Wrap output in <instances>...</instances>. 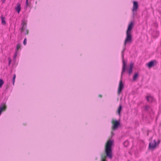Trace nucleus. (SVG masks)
<instances>
[{
  "label": "nucleus",
  "instance_id": "nucleus-12",
  "mask_svg": "<svg viewBox=\"0 0 161 161\" xmlns=\"http://www.w3.org/2000/svg\"><path fill=\"white\" fill-rule=\"evenodd\" d=\"M146 100L149 103H152L153 101V97L151 96H147Z\"/></svg>",
  "mask_w": 161,
  "mask_h": 161
},
{
  "label": "nucleus",
  "instance_id": "nucleus-27",
  "mask_svg": "<svg viewBox=\"0 0 161 161\" xmlns=\"http://www.w3.org/2000/svg\"><path fill=\"white\" fill-rule=\"evenodd\" d=\"M133 66V64L132 63H131L130 64V68H132Z\"/></svg>",
  "mask_w": 161,
  "mask_h": 161
},
{
  "label": "nucleus",
  "instance_id": "nucleus-16",
  "mask_svg": "<svg viewBox=\"0 0 161 161\" xmlns=\"http://www.w3.org/2000/svg\"><path fill=\"white\" fill-rule=\"evenodd\" d=\"M138 75V74L136 72L135 73L132 79L133 81H135L136 80V78H137Z\"/></svg>",
  "mask_w": 161,
  "mask_h": 161
},
{
  "label": "nucleus",
  "instance_id": "nucleus-34",
  "mask_svg": "<svg viewBox=\"0 0 161 161\" xmlns=\"http://www.w3.org/2000/svg\"><path fill=\"white\" fill-rule=\"evenodd\" d=\"M134 14V13H133V14Z\"/></svg>",
  "mask_w": 161,
  "mask_h": 161
},
{
  "label": "nucleus",
  "instance_id": "nucleus-15",
  "mask_svg": "<svg viewBox=\"0 0 161 161\" xmlns=\"http://www.w3.org/2000/svg\"><path fill=\"white\" fill-rule=\"evenodd\" d=\"M0 18L1 20L2 24L3 25H5L6 24V22L5 21V18L3 15H2Z\"/></svg>",
  "mask_w": 161,
  "mask_h": 161
},
{
  "label": "nucleus",
  "instance_id": "nucleus-1",
  "mask_svg": "<svg viewBox=\"0 0 161 161\" xmlns=\"http://www.w3.org/2000/svg\"><path fill=\"white\" fill-rule=\"evenodd\" d=\"M133 25L134 24L132 22H130L128 25L126 32V37L124 41L125 45L127 43H130L132 42V35L131 32Z\"/></svg>",
  "mask_w": 161,
  "mask_h": 161
},
{
  "label": "nucleus",
  "instance_id": "nucleus-23",
  "mask_svg": "<svg viewBox=\"0 0 161 161\" xmlns=\"http://www.w3.org/2000/svg\"><path fill=\"white\" fill-rule=\"evenodd\" d=\"M8 65L9 66L10 65V63L11 62V61H12L11 59L10 58V57L8 58Z\"/></svg>",
  "mask_w": 161,
  "mask_h": 161
},
{
  "label": "nucleus",
  "instance_id": "nucleus-32",
  "mask_svg": "<svg viewBox=\"0 0 161 161\" xmlns=\"http://www.w3.org/2000/svg\"><path fill=\"white\" fill-rule=\"evenodd\" d=\"M111 134H113V132H111Z\"/></svg>",
  "mask_w": 161,
  "mask_h": 161
},
{
  "label": "nucleus",
  "instance_id": "nucleus-2",
  "mask_svg": "<svg viewBox=\"0 0 161 161\" xmlns=\"http://www.w3.org/2000/svg\"><path fill=\"white\" fill-rule=\"evenodd\" d=\"M113 144V142L111 140L108 141L105 145V152L106 157L109 158H112V146Z\"/></svg>",
  "mask_w": 161,
  "mask_h": 161
},
{
  "label": "nucleus",
  "instance_id": "nucleus-7",
  "mask_svg": "<svg viewBox=\"0 0 161 161\" xmlns=\"http://www.w3.org/2000/svg\"><path fill=\"white\" fill-rule=\"evenodd\" d=\"M157 63V61L155 60H154L150 61L147 63L146 65L149 68H151L156 65Z\"/></svg>",
  "mask_w": 161,
  "mask_h": 161
},
{
  "label": "nucleus",
  "instance_id": "nucleus-9",
  "mask_svg": "<svg viewBox=\"0 0 161 161\" xmlns=\"http://www.w3.org/2000/svg\"><path fill=\"white\" fill-rule=\"evenodd\" d=\"M124 87V84L122 83L121 79L119 81L117 93L118 95H119L121 91L122 90Z\"/></svg>",
  "mask_w": 161,
  "mask_h": 161
},
{
  "label": "nucleus",
  "instance_id": "nucleus-13",
  "mask_svg": "<svg viewBox=\"0 0 161 161\" xmlns=\"http://www.w3.org/2000/svg\"><path fill=\"white\" fill-rule=\"evenodd\" d=\"M17 6L15 7V9L17 12L19 14L21 10V6L20 3H17Z\"/></svg>",
  "mask_w": 161,
  "mask_h": 161
},
{
  "label": "nucleus",
  "instance_id": "nucleus-25",
  "mask_svg": "<svg viewBox=\"0 0 161 161\" xmlns=\"http://www.w3.org/2000/svg\"><path fill=\"white\" fill-rule=\"evenodd\" d=\"M26 38H25L23 41V44L24 45H26Z\"/></svg>",
  "mask_w": 161,
  "mask_h": 161
},
{
  "label": "nucleus",
  "instance_id": "nucleus-3",
  "mask_svg": "<svg viewBox=\"0 0 161 161\" xmlns=\"http://www.w3.org/2000/svg\"><path fill=\"white\" fill-rule=\"evenodd\" d=\"M126 45H124V48L121 52V56L122 59V68L121 73V78H122V77L123 74L124 73L126 69V62L124 60V54L123 52L126 49L125 46Z\"/></svg>",
  "mask_w": 161,
  "mask_h": 161
},
{
  "label": "nucleus",
  "instance_id": "nucleus-6",
  "mask_svg": "<svg viewBox=\"0 0 161 161\" xmlns=\"http://www.w3.org/2000/svg\"><path fill=\"white\" fill-rule=\"evenodd\" d=\"M144 110L148 112L151 115V117H152L151 114H153L154 112L149 105H145L144 106Z\"/></svg>",
  "mask_w": 161,
  "mask_h": 161
},
{
  "label": "nucleus",
  "instance_id": "nucleus-31",
  "mask_svg": "<svg viewBox=\"0 0 161 161\" xmlns=\"http://www.w3.org/2000/svg\"><path fill=\"white\" fill-rule=\"evenodd\" d=\"M99 97H102V96H101V95H99Z\"/></svg>",
  "mask_w": 161,
  "mask_h": 161
},
{
  "label": "nucleus",
  "instance_id": "nucleus-17",
  "mask_svg": "<svg viewBox=\"0 0 161 161\" xmlns=\"http://www.w3.org/2000/svg\"><path fill=\"white\" fill-rule=\"evenodd\" d=\"M20 47H21L20 44L19 43H18L16 46V49H15L16 52H18V50H19V48H20Z\"/></svg>",
  "mask_w": 161,
  "mask_h": 161
},
{
  "label": "nucleus",
  "instance_id": "nucleus-26",
  "mask_svg": "<svg viewBox=\"0 0 161 161\" xmlns=\"http://www.w3.org/2000/svg\"><path fill=\"white\" fill-rule=\"evenodd\" d=\"M160 140L158 139L157 141V142H156V145H157L158 144H159V143H160Z\"/></svg>",
  "mask_w": 161,
  "mask_h": 161
},
{
  "label": "nucleus",
  "instance_id": "nucleus-10",
  "mask_svg": "<svg viewBox=\"0 0 161 161\" xmlns=\"http://www.w3.org/2000/svg\"><path fill=\"white\" fill-rule=\"evenodd\" d=\"M138 7V5L137 2L134 1L133 2V6L132 9V11L134 12L136 10Z\"/></svg>",
  "mask_w": 161,
  "mask_h": 161
},
{
  "label": "nucleus",
  "instance_id": "nucleus-24",
  "mask_svg": "<svg viewBox=\"0 0 161 161\" xmlns=\"http://www.w3.org/2000/svg\"><path fill=\"white\" fill-rule=\"evenodd\" d=\"M29 4L28 3V0H26L25 7L27 8L29 6Z\"/></svg>",
  "mask_w": 161,
  "mask_h": 161
},
{
  "label": "nucleus",
  "instance_id": "nucleus-4",
  "mask_svg": "<svg viewBox=\"0 0 161 161\" xmlns=\"http://www.w3.org/2000/svg\"><path fill=\"white\" fill-rule=\"evenodd\" d=\"M112 129L113 130H117L119 126L120 125V122L116 120H114L112 123Z\"/></svg>",
  "mask_w": 161,
  "mask_h": 161
},
{
  "label": "nucleus",
  "instance_id": "nucleus-18",
  "mask_svg": "<svg viewBox=\"0 0 161 161\" xmlns=\"http://www.w3.org/2000/svg\"><path fill=\"white\" fill-rule=\"evenodd\" d=\"M4 82L3 80L1 79H0V88L2 87V86L4 84Z\"/></svg>",
  "mask_w": 161,
  "mask_h": 161
},
{
  "label": "nucleus",
  "instance_id": "nucleus-28",
  "mask_svg": "<svg viewBox=\"0 0 161 161\" xmlns=\"http://www.w3.org/2000/svg\"><path fill=\"white\" fill-rule=\"evenodd\" d=\"M28 33V31L27 30H26L25 32V35H27Z\"/></svg>",
  "mask_w": 161,
  "mask_h": 161
},
{
  "label": "nucleus",
  "instance_id": "nucleus-29",
  "mask_svg": "<svg viewBox=\"0 0 161 161\" xmlns=\"http://www.w3.org/2000/svg\"><path fill=\"white\" fill-rule=\"evenodd\" d=\"M17 52H15V53L14 54V58H15L16 56H17Z\"/></svg>",
  "mask_w": 161,
  "mask_h": 161
},
{
  "label": "nucleus",
  "instance_id": "nucleus-19",
  "mask_svg": "<svg viewBox=\"0 0 161 161\" xmlns=\"http://www.w3.org/2000/svg\"><path fill=\"white\" fill-rule=\"evenodd\" d=\"M16 78V75L15 74H14V75L13 79H12V82H13V85H14V83L15 81V78Z\"/></svg>",
  "mask_w": 161,
  "mask_h": 161
},
{
  "label": "nucleus",
  "instance_id": "nucleus-14",
  "mask_svg": "<svg viewBox=\"0 0 161 161\" xmlns=\"http://www.w3.org/2000/svg\"><path fill=\"white\" fill-rule=\"evenodd\" d=\"M122 110V106L121 105H119L118 108L117 112V113L119 114V116H120V112Z\"/></svg>",
  "mask_w": 161,
  "mask_h": 161
},
{
  "label": "nucleus",
  "instance_id": "nucleus-8",
  "mask_svg": "<svg viewBox=\"0 0 161 161\" xmlns=\"http://www.w3.org/2000/svg\"><path fill=\"white\" fill-rule=\"evenodd\" d=\"M21 25L22 27L20 28L19 30H20L21 32L22 33L26 29L27 26L26 23L25 22L24 19H22L21 20Z\"/></svg>",
  "mask_w": 161,
  "mask_h": 161
},
{
  "label": "nucleus",
  "instance_id": "nucleus-20",
  "mask_svg": "<svg viewBox=\"0 0 161 161\" xmlns=\"http://www.w3.org/2000/svg\"><path fill=\"white\" fill-rule=\"evenodd\" d=\"M106 157H104L103 155H101V161H106L105 158Z\"/></svg>",
  "mask_w": 161,
  "mask_h": 161
},
{
  "label": "nucleus",
  "instance_id": "nucleus-22",
  "mask_svg": "<svg viewBox=\"0 0 161 161\" xmlns=\"http://www.w3.org/2000/svg\"><path fill=\"white\" fill-rule=\"evenodd\" d=\"M132 72V68H129L128 73L129 75H130Z\"/></svg>",
  "mask_w": 161,
  "mask_h": 161
},
{
  "label": "nucleus",
  "instance_id": "nucleus-21",
  "mask_svg": "<svg viewBox=\"0 0 161 161\" xmlns=\"http://www.w3.org/2000/svg\"><path fill=\"white\" fill-rule=\"evenodd\" d=\"M123 144L124 146L126 147L129 144L128 142V141H125L124 142Z\"/></svg>",
  "mask_w": 161,
  "mask_h": 161
},
{
  "label": "nucleus",
  "instance_id": "nucleus-30",
  "mask_svg": "<svg viewBox=\"0 0 161 161\" xmlns=\"http://www.w3.org/2000/svg\"><path fill=\"white\" fill-rule=\"evenodd\" d=\"M2 0V3H4L5 2V0Z\"/></svg>",
  "mask_w": 161,
  "mask_h": 161
},
{
  "label": "nucleus",
  "instance_id": "nucleus-11",
  "mask_svg": "<svg viewBox=\"0 0 161 161\" xmlns=\"http://www.w3.org/2000/svg\"><path fill=\"white\" fill-rule=\"evenodd\" d=\"M6 108V106L5 103H2L0 106V115H1L2 112L5 110Z\"/></svg>",
  "mask_w": 161,
  "mask_h": 161
},
{
  "label": "nucleus",
  "instance_id": "nucleus-33",
  "mask_svg": "<svg viewBox=\"0 0 161 161\" xmlns=\"http://www.w3.org/2000/svg\"><path fill=\"white\" fill-rule=\"evenodd\" d=\"M147 136H148V133L147 134Z\"/></svg>",
  "mask_w": 161,
  "mask_h": 161
},
{
  "label": "nucleus",
  "instance_id": "nucleus-5",
  "mask_svg": "<svg viewBox=\"0 0 161 161\" xmlns=\"http://www.w3.org/2000/svg\"><path fill=\"white\" fill-rule=\"evenodd\" d=\"M156 146V141L155 140L152 141L149 144L148 149L153 150Z\"/></svg>",
  "mask_w": 161,
  "mask_h": 161
}]
</instances>
